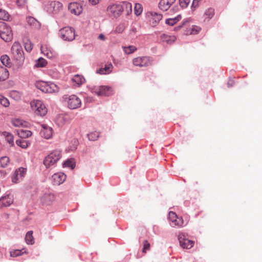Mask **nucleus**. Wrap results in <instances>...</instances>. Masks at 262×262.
<instances>
[{
	"label": "nucleus",
	"mask_w": 262,
	"mask_h": 262,
	"mask_svg": "<svg viewBox=\"0 0 262 262\" xmlns=\"http://www.w3.org/2000/svg\"><path fill=\"white\" fill-rule=\"evenodd\" d=\"M113 69V66L111 63L105 65L104 68H101L97 71V73L101 75L108 74L111 73Z\"/></svg>",
	"instance_id": "4be33fe9"
},
{
	"label": "nucleus",
	"mask_w": 262,
	"mask_h": 262,
	"mask_svg": "<svg viewBox=\"0 0 262 262\" xmlns=\"http://www.w3.org/2000/svg\"><path fill=\"white\" fill-rule=\"evenodd\" d=\"M98 38L100 40H105V36L102 34H100L99 35L98 37Z\"/></svg>",
	"instance_id": "4d7b16f0"
},
{
	"label": "nucleus",
	"mask_w": 262,
	"mask_h": 262,
	"mask_svg": "<svg viewBox=\"0 0 262 262\" xmlns=\"http://www.w3.org/2000/svg\"><path fill=\"white\" fill-rule=\"evenodd\" d=\"M12 124L15 127L27 126V122L19 119H14L12 121Z\"/></svg>",
	"instance_id": "2f4dec72"
},
{
	"label": "nucleus",
	"mask_w": 262,
	"mask_h": 262,
	"mask_svg": "<svg viewBox=\"0 0 262 262\" xmlns=\"http://www.w3.org/2000/svg\"><path fill=\"white\" fill-rule=\"evenodd\" d=\"M25 240L27 244L33 245L34 243V239L33 236V232L28 231L26 235Z\"/></svg>",
	"instance_id": "72a5a7b5"
},
{
	"label": "nucleus",
	"mask_w": 262,
	"mask_h": 262,
	"mask_svg": "<svg viewBox=\"0 0 262 262\" xmlns=\"http://www.w3.org/2000/svg\"><path fill=\"white\" fill-rule=\"evenodd\" d=\"M62 9V4L59 2H51L48 6L47 9L50 13H58Z\"/></svg>",
	"instance_id": "ddd939ff"
},
{
	"label": "nucleus",
	"mask_w": 262,
	"mask_h": 262,
	"mask_svg": "<svg viewBox=\"0 0 262 262\" xmlns=\"http://www.w3.org/2000/svg\"><path fill=\"white\" fill-rule=\"evenodd\" d=\"M72 81L77 86H80L85 82V79L82 75L77 74L73 77Z\"/></svg>",
	"instance_id": "bb28decb"
},
{
	"label": "nucleus",
	"mask_w": 262,
	"mask_h": 262,
	"mask_svg": "<svg viewBox=\"0 0 262 262\" xmlns=\"http://www.w3.org/2000/svg\"><path fill=\"white\" fill-rule=\"evenodd\" d=\"M26 173V169L23 167H20L15 170L14 176L12 178V182L17 183V182L24 177Z\"/></svg>",
	"instance_id": "2eb2a0df"
},
{
	"label": "nucleus",
	"mask_w": 262,
	"mask_h": 262,
	"mask_svg": "<svg viewBox=\"0 0 262 262\" xmlns=\"http://www.w3.org/2000/svg\"><path fill=\"white\" fill-rule=\"evenodd\" d=\"M47 64V61L43 58H40L37 61L36 66L38 67H45Z\"/></svg>",
	"instance_id": "37998d69"
},
{
	"label": "nucleus",
	"mask_w": 262,
	"mask_h": 262,
	"mask_svg": "<svg viewBox=\"0 0 262 262\" xmlns=\"http://www.w3.org/2000/svg\"><path fill=\"white\" fill-rule=\"evenodd\" d=\"M26 50L27 51H31L33 48V45L31 42H26L25 45Z\"/></svg>",
	"instance_id": "864d4df0"
},
{
	"label": "nucleus",
	"mask_w": 262,
	"mask_h": 262,
	"mask_svg": "<svg viewBox=\"0 0 262 262\" xmlns=\"http://www.w3.org/2000/svg\"><path fill=\"white\" fill-rule=\"evenodd\" d=\"M0 103L5 107H8L10 105L8 99L2 95H0Z\"/></svg>",
	"instance_id": "79ce46f5"
},
{
	"label": "nucleus",
	"mask_w": 262,
	"mask_h": 262,
	"mask_svg": "<svg viewBox=\"0 0 262 262\" xmlns=\"http://www.w3.org/2000/svg\"><path fill=\"white\" fill-rule=\"evenodd\" d=\"M168 219L172 227H182L184 224V221L182 217H178L177 214L173 212H169Z\"/></svg>",
	"instance_id": "9b49d317"
},
{
	"label": "nucleus",
	"mask_w": 262,
	"mask_h": 262,
	"mask_svg": "<svg viewBox=\"0 0 262 262\" xmlns=\"http://www.w3.org/2000/svg\"><path fill=\"white\" fill-rule=\"evenodd\" d=\"M16 143L18 146L21 147L23 148H26L30 144L27 141L24 139L17 140L16 141Z\"/></svg>",
	"instance_id": "c9c22d12"
},
{
	"label": "nucleus",
	"mask_w": 262,
	"mask_h": 262,
	"mask_svg": "<svg viewBox=\"0 0 262 262\" xmlns=\"http://www.w3.org/2000/svg\"><path fill=\"white\" fill-rule=\"evenodd\" d=\"M89 2L92 5H96L98 4L100 0H88Z\"/></svg>",
	"instance_id": "6e6d98bb"
},
{
	"label": "nucleus",
	"mask_w": 262,
	"mask_h": 262,
	"mask_svg": "<svg viewBox=\"0 0 262 262\" xmlns=\"http://www.w3.org/2000/svg\"><path fill=\"white\" fill-rule=\"evenodd\" d=\"M189 3L190 0H179L180 5L183 8H186Z\"/></svg>",
	"instance_id": "de8ad7c7"
},
{
	"label": "nucleus",
	"mask_w": 262,
	"mask_h": 262,
	"mask_svg": "<svg viewBox=\"0 0 262 262\" xmlns=\"http://www.w3.org/2000/svg\"><path fill=\"white\" fill-rule=\"evenodd\" d=\"M57 123L59 125H62L64 124V117L63 116H59L57 119Z\"/></svg>",
	"instance_id": "3c124183"
},
{
	"label": "nucleus",
	"mask_w": 262,
	"mask_h": 262,
	"mask_svg": "<svg viewBox=\"0 0 262 262\" xmlns=\"http://www.w3.org/2000/svg\"><path fill=\"white\" fill-rule=\"evenodd\" d=\"M11 53L14 60L21 63L25 60L24 52L20 43L18 41L14 42L11 48Z\"/></svg>",
	"instance_id": "f257e3e1"
},
{
	"label": "nucleus",
	"mask_w": 262,
	"mask_h": 262,
	"mask_svg": "<svg viewBox=\"0 0 262 262\" xmlns=\"http://www.w3.org/2000/svg\"><path fill=\"white\" fill-rule=\"evenodd\" d=\"M41 51L48 58L52 59L56 57V54L48 48H41Z\"/></svg>",
	"instance_id": "c85d7f7f"
},
{
	"label": "nucleus",
	"mask_w": 262,
	"mask_h": 262,
	"mask_svg": "<svg viewBox=\"0 0 262 262\" xmlns=\"http://www.w3.org/2000/svg\"><path fill=\"white\" fill-rule=\"evenodd\" d=\"M153 59L147 56H139L134 58L132 60L134 66L140 68L147 67L152 64Z\"/></svg>",
	"instance_id": "423d86ee"
},
{
	"label": "nucleus",
	"mask_w": 262,
	"mask_h": 262,
	"mask_svg": "<svg viewBox=\"0 0 262 262\" xmlns=\"http://www.w3.org/2000/svg\"><path fill=\"white\" fill-rule=\"evenodd\" d=\"M160 38L162 41L165 42L168 44H171L176 40V37L174 35H168L166 34H163L161 35Z\"/></svg>",
	"instance_id": "b1692460"
},
{
	"label": "nucleus",
	"mask_w": 262,
	"mask_h": 262,
	"mask_svg": "<svg viewBox=\"0 0 262 262\" xmlns=\"http://www.w3.org/2000/svg\"><path fill=\"white\" fill-rule=\"evenodd\" d=\"M2 63L6 67H10L11 62L10 57L7 55H3L0 58Z\"/></svg>",
	"instance_id": "7c9ffc66"
},
{
	"label": "nucleus",
	"mask_w": 262,
	"mask_h": 262,
	"mask_svg": "<svg viewBox=\"0 0 262 262\" xmlns=\"http://www.w3.org/2000/svg\"><path fill=\"white\" fill-rule=\"evenodd\" d=\"M69 10L71 13L78 15L82 11V7L79 3H71L69 5Z\"/></svg>",
	"instance_id": "4468645a"
},
{
	"label": "nucleus",
	"mask_w": 262,
	"mask_h": 262,
	"mask_svg": "<svg viewBox=\"0 0 262 262\" xmlns=\"http://www.w3.org/2000/svg\"><path fill=\"white\" fill-rule=\"evenodd\" d=\"M107 14L111 17H117L123 12V7L120 4H111L106 9Z\"/></svg>",
	"instance_id": "0eeeda50"
},
{
	"label": "nucleus",
	"mask_w": 262,
	"mask_h": 262,
	"mask_svg": "<svg viewBox=\"0 0 262 262\" xmlns=\"http://www.w3.org/2000/svg\"><path fill=\"white\" fill-rule=\"evenodd\" d=\"M10 15L5 10L0 9V19L8 20Z\"/></svg>",
	"instance_id": "58836bf2"
},
{
	"label": "nucleus",
	"mask_w": 262,
	"mask_h": 262,
	"mask_svg": "<svg viewBox=\"0 0 262 262\" xmlns=\"http://www.w3.org/2000/svg\"><path fill=\"white\" fill-rule=\"evenodd\" d=\"M2 135L11 146L14 145V137L12 134L7 132H4L2 133Z\"/></svg>",
	"instance_id": "a878e982"
},
{
	"label": "nucleus",
	"mask_w": 262,
	"mask_h": 262,
	"mask_svg": "<svg viewBox=\"0 0 262 262\" xmlns=\"http://www.w3.org/2000/svg\"><path fill=\"white\" fill-rule=\"evenodd\" d=\"M88 137L90 140L95 141L98 138L99 134L97 132L91 133L88 135Z\"/></svg>",
	"instance_id": "c03bdc74"
},
{
	"label": "nucleus",
	"mask_w": 262,
	"mask_h": 262,
	"mask_svg": "<svg viewBox=\"0 0 262 262\" xmlns=\"http://www.w3.org/2000/svg\"><path fill=\"white\" fill-rule=\"evenodd\" d=\"M124 29H125L124 26L122 24H120L116 27V28L115 29V31H116V32H117L118 33H121L123 32Z\"/></svg>",
	"instance_id": "09e8293b"
},
{
	"label": "nucleus",
	"mask_w": 262,
	"mask_h": 262,
	"mask_svg": "<svg viewBox=\"0 0 262 262\" xmlns=\"http://www.w3.org/2000/svg\"><path fill=\"white\" fill-rule=\"evenodd\" d=\"M135 14L138 16L140 15L142 12V7L140 4H136L134 8Z\"/></svg>",
	"instance_id": "ea45409f"
},
{
	"label": "nucleus",
	"mask_w": 262,
	"mask_h": 262,
	"mask_svg": "<svg viewBox=\"0 0 262 262\" xmlns=\"http://www.w3.org/2000/svg\"><path fill=\"white\" fill-rule=\"evenodd\" d=\"M124 4H125L126 7L129 8L130 9H132V5H131L130 3H125Z\"/></svg>",
	"instance_id": "13d9d810"
},
{
	"label": "nucleus",
	"mask_w": 262,
	"mask_h": 262,
	"mask_svg": "<svg viewBox=\"0 0 262 262\" xmlns=\"http://www.w3.org/2000/svg\"><path fill=\"white\" fill-rule=\"evenodd\" d=\"M24 252L20 250H15L10 252V256L12 257H16L22 255Z\"/></svg>",
	"instance_id": "49530a36"
},
{
	"label": "nucleus",
	"mask_w": 262,
	"mask_h": 262,
	"mask_svg": "<svg viewBox=\"0 0 262 262\" xmlns=\"http://www.w3.org/2000/svg\"><path fill=\"white\" fill-rule=\"evenodd\" d=\"M92 91L98 96H109L112 94V89L107 86H94Z\"/></svg>",
	"instance_id": "9d476101"
},
{
	"label": "nucleus",
	"mask_w": 262,
	"mask_h": 262,
	"mask_svg": "<svg viewBox=\"0 0 262 262\" xmlns=\"http://www.w3.org/2000/svg\"><path fill=\"white\" fill-rule=\"evenodd\" d=\"M75 166V163L73 160H68L63 164V167H69L71 169L74 168Z\"/></svg>",
	"instance_id": "4c0bfd02"
},
{
	"label": "nucleus",
	"mask_w": 262,
	"mask_h": 262,
	"mask_svg": "<svg viewBox=\"0 0 262 262\" xmlns=\"http://www.w3.org/2000/svg\"><path fill=\"white\" fill-rule=\"evenodd\" d=\"M42 128L40 132L41 135L47 139L51 138L53 135L52 128L45 124L42 125Z\"/></svg>",
	"instance_id": "a211bd4d"
},
{
	"label": "nucleus",
	"mask_w": 262,
	"mask_h": 262,
	"mask_svg": "<svg viewBox=\"0 0 262 262\" xmlns=\"http://www.w3.org/2000/svg\"><path fill=\"white\" fill-rule=\"evenodd\" d=\"M201 30V28L198 27H194L192 29L191 33L196 34L198 33Z\"/></svg>",
	"instance_id": "5fc2aeb1"
},
{
	"label": "nucleus",
	"mask_w": 262,
	"mask_h": 262,
	"mask_svg": "<svg viewBox=\"0 0 262 262\" xmlns=\"http://www.w3.org/2000/svg\"><path fill=\"white\" fill-rule=\"evenodd\" d=\"M30 105L32 111L37 115L43 116L47 113V108L40 100H34L31 102Z\"/></svg>",
	"instance_id": "20e7f679"
},
{
	"label": "nucleus",
	"mask_w": 262,
	"mask_h": 262,
	"mask_svg": "<svg viewBox=\"0 0 262 262\" xmlns=\"http://www.w3.org/2000/svg\"><path fill=\"white\" fill-rule=\"evenodd\" d=\"M214 15V10L212 8H208L205 11L203 16V21L205 22L209 21Z\"/></svg>",
	"instance_id": "5701e85b"
},
{
	"label": "nucleus",
	"mask_w": 262,
	"mask_h": 262,
	"mask_svg": "<svg viewBox=\"0 0 262 262\" xmlns=\"http://www.w3.org/2000/svg\"><path fill=\"white\" fill-rule=\"evenodd\" d=\"M10 96L14 100L18 101L21 99L22 94L17 91L13 90L10 92Z\"/></svg>",
	"instance_id": "473e14b6"
},
{
	"label": "nucleus",
	"mask_w": 262,
	"mask_h": 262,
	"mask_svg": "<svg viewBox=\"0 0 262 262\" xmlns=\"http://www.w3.org/2000/svg\"><path fill=\"white\" fill-rule=\"evenodd\" d=\"M10 160L9 157L5 156L0 158V166L2 167H7L9 164Z\"/></svg>",
	"instance_id": "e433bc0d"
},
{
	"label": "nucleus",
	"mask_w": 262,
	"mask_h": 262,
	"mask_svg": "<svg viewBox=\"0 0 262 262\" xmlns=\"http://www.w3.org/2000/svg\"><path fill=\"white\" fill-rule=\"evenodd\" d=\"M61 37L64 40L72 41L75 38V32L71 27H64L60 30Z\"/></svg>",
	"instance_id": "1a4fd4ad"
},
{
	"label": "nucleus",
	"mask_w": 262,
	"mask_h": 262,
	"mask_svg": "<svg viewBox=\"0 0 262 262\" xmlns=\"http://www.w3.org/2000/svg\"><path fill=\"white\" fill-rule=\"evenodd\" d=\"M27 0H17L16 4L17 6L20 7H24L26 6Z\"/></svg>",
	"instance_id": "8fccbe9b"
},
{
	"label": "nucleus",
	"mask_w": 262,
	"mask_h": 262,
	"mask_svg": "<svg viewBox=\"0 0 262 262\" xmlns=\"http://www.w3.org/2000/svg\"><path fill=\"white\" fill-rule=\"evenodd\" d=\"M61 157V152L59 150H55L51 152L45 158L43 164L47 168L55 164Z\"/></svg>",
	"instance_id": "39448f33"
},
{
	"label": "nucleus",
	"mask_w": 262,
	"mask_h": 262,
	"mask_svg": "<svg viewBox=\"0 0 262 262\" xmlns=\"http://www.w3.org/2000/svg\"><path fill=\"white\" fill-rule=\"evenodd\" d=\"M136 50L137 48L134 46H129L128 47L124 48V51L127 54L133 53L135 51H136Z\"/></svg>",
	"instance_id": "a19ab883"
},
{
	"label": "nucleus",
	"mask_w": 262,
	"mask_h": 262,
	"mask_svg": "<svg viewBox=\"0 0 262 262\" xmlns=\"http://www.w3.org/2000/svg\"><path fill=\"white\" fill-rule=\"evenodd\" d=\"M66 176L63 173H55L52 176L53 183L55 185L62 184L66 180Z\"/></svg>",
	"instance_id": "f3484780"
},
{
	"label": "nucleus",
	"mask_w": 262,
	"mask_h": 262,
	"mask_svg": "<svg viewBox=\"0 0 262 262\" xmlns=\"http://www.w3.org/2000/svg\"><path fill=\"white\" fill-rule=\"evenodd\" d=\"M175 2L176 0H160L159 7L163 11H167Z\"/></svg>",
	"instance_id": "aec40b11"
},
{
	"label": "nucleus",
	"mask_w": 262,
	"mask_h": 262,
	"mask_svg": "<svg viewBox=\"0 0 262 262\" xmlns=\"http://www.w3.org/2000/svg\"><path fill=\"white\" fill-rule=\"evenodd\" d=\"M27 24L32 28L39 29L40 28L41 24L37 19L32 16H28L26 18Z\"/></svg>",
	"instance_id": "412c9836"
},
{
	"label": "nucleus",
	"mask_w": 262,
	"mask_h": 262,
	"mask_svg": "<svg viewBox=\"0 0 262 262\" xmlns=\"http://www.w3.org/2000/svg\"><path fill=\"white\" fill-rule=\"evenodd\" d=\"M35 85L37 89L46 93H52L58 91L57 86L52 82L38 81L36 83Z\"/></svg>",
	"instance_id": "7ed1b4c3"
},
{
	"label": "nucleus",
	"mask_w": 262,
	"mask_h": 262,
	"mask_svg": "<svg viewBox=\"0 0 262 262\" xmlns=\"http://www.w3.org/2000/svg\"><path fill=\"white\" fill-rule=\"evenodd\" d=\"M54 199V195L52 194H45L41 198V200L42 203L49 204Z\"/></svg>",
	"instance_id": "cd10ccee"
},
{
	"label": "nucleus",
	"mask_w": 262,
	"mask_h": 262,
	"mask_svg": "<svg viewBox=\"0 0 262 262\" xmlns=\"http://www.w3.org/2000/svg\"><path fill=\"white\" fill-rule=\"evenodd\" d=\"M17 132L18 135L21 138H26L32 136V132L30 130L20 129Z\"/></svg>",
	"instance_id": "c756f323"
},
{
	"label": "nucleus",
	"mask_w": 262,
	"mask_h": 262,
	"mask_svg": "<svg viewBox=\"0 0 262 262\" xmlns=\"http://www.w3.org/2000/svg\"><path fill=\"white\" fill-rule=\"evenodd\" d=\"M13 202V199L11 196L8 194L0 198V209L3 207H7L11 205Z\"/></svg>",
	"instance_id": "dca6fc26"
},
{
	"label": "nucleus",
	"mask_w": 262,
	"mask_h": 262,
	"mask_svg": "<svg viewBox=\"0 0 262 262\" xmlns=\"http://www.w3.org/2000/svg\"><path fill=\"white\" fill-rule=\"evenodd\" d=\"M0 37L6 42L11 41L13 39L11 28L6 23L0 22Z\"/></svg>",
	"instance_id": "f03ea898"
},
{
	"label": "nucleus",
	"mask_w": 262,
	"mask_h": 262,
	"mask_svg": "<svg viewBox=\"0 0 262 262\" xmlns=\"http://www.w3.org/2000/svg\"><path fill=\"white\" fill-rule=\"evenodd\" d=\"M178 239L180 246L183 249H190L194 244L193 241L186 238L183 234H180L178 236Z\"/></svg>",
	"instance_id": "f8f14e48"
},
{
	"label": "nucleus",
	"mask_w": 262,
	"mask_h": 262,
	"mask_svg": "<svg viewBox=\"0 0 262 262\" xmlns=\"http://www.w3.org/2000/svg\"><path fill=\"white\" fill-rule=\"evenodd\" d=\"M181 19V16L180 15H178L177 17L173 18H168L166 20V24L170 26H173L178 21Z\"/></svg>",
	"instance_id": "f704fd0d"
},
{
	"label": "nucleus",
	"mask_w": 262,
	"mask_h": 262,
	"mask_svg": "<svg viewBox=\"0 0 262 262\" xmlns=\"http://www.w3.org/2000/svg\"><path fill=\"white\" fill-rule=\"evenodd\" d=\"M143 248L142 249V252L144 253H146L147 250H149L150 249V244L147 242V241L145 240L143 242Z\"/></svg>",
	"instance_id": "a18cd8bd"
},
{
	"label": "nucleus",
	"mask_w": 262,
	"mask_h": 262,
	"mask_svg": "<svg viewBox=\"0 0 262 262\" xmlns=\"http://www.w3.org/2000/svg\"><path fill=\"white\" fill-rule=\"evenodd\" d=\"M9 75V71L6 67L0 66V81L6 80Z\"/></svg>",
	"instance_id": "393cba45"
},
{
	"label": "nucleus",
	"mask_w": 262,
	"mask_h": 262,
	"mask_svg": "<svg viewBox=\"0 0 262 262\" xmlns=\"http://www.w3.org/2000/svg\"><path fill=\"white\" fill-rule=\"evenodd\" d=\"M200 1L201 0H193L191 5L192 10H194L195 8L199 6V3Z\"/></svg>",
	"instance_id": "603ef678"
},
{
	"label": "nucleus",
	"mask_w": 262,
	"mask_h": 262,
	"mask_svg": "<svg viewBox=\"0 0 262 262\" xmlns=\"http://www.w3.org/2000/svg\"><path fill=\"white\" fill-rule=\"evenodd\" d=\"M64 101L67 103L68 107L70 109H76L81 105V100L75 95L70 96L65 95L63 97Z\"/></svg>",
	"instance_id": "6e6552de"
},
{
	"label": "nucleus",
	"mask_w": 262,
	"mask_h": 262,
	"mask_svg": "<svg viewBox=\"0 0 262 262\" xmlns=\"http://www.w3.org/2000/svg\"><path fill=\"white\" fill-rule=\"evenodd\" d=\"M227 84H228V86L229 88L231 87L233 84V81H231V82L230 81H229L228 82Z\"/></svg>",
	"instance_id": "bf43d9fd"
},
{
	"label": "nucleus",
	"mask_w": 262,
	"mask_h": 262,
	"mask_svg": "<svg viewBox=\"0 0 262 262\" xmlns=\"http://www.w3.org/2000/svg\"><path fill=\"white\" fill-rule=\"evenodd\" d=\"M149 21L152 26H156L162 18V15L156 12H150L149 13Z\"/></svg>",
	"instance_id": "6ab92c4d"
}]
</instances>
